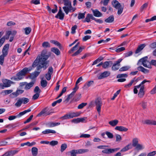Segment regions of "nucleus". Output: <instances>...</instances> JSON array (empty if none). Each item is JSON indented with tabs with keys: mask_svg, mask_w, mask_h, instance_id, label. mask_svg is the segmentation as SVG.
Instances as JSON below:
<instances>
[{
	"mask_svg": "<svg viewBox=\"0 0 156 156\" xmlns=\"http://www.w3.org/2000/svg\"><path fill=\"white\" fill-rule=\"evenodd\" d=\"M47 51L46 50L42 51L41 55H38L32 64L33 68L37 67V70H40L43 68L44 70L46 69L48 67V61L47 60L49 56L47 55Z\"/></svg>",
	"mask_w": 156,
	"mask_h": 156,
	"instance_id": "f257e3e1",
	"label": "nucleus"
},
{
	"mask_svg": "<svg viewBox=\"0 0 156 156\" xmlns=\"http://www.w3.org/2000/svg\"><path fill=\"white\" fill-rule=\"evenodd\" d=\"M112 5L115 9H118L117 14L118 15L121 14L123 12L124 6H122L120 3L116 0H114L112 2Z\"/></svg>",
	"mask_w": 156,
	"mask_h": 156,
	"instance_id": "f03ea898",
	"label": "nucleus"
},
{
	"mask_svg": "<svg viewBox=\"0 0 156 156\" xmlns=\"http://www.w3.org/2000/svg\"><path fill=\"white\" fill-rule=\"evenodd\" d=\"M108 147V146L101 145L98 146L97 148L98 149H104L102 151V152L108 154L114 153L119 150V148L105 149V147Z\"/></svg>",
	"mask_w": 156,
	"mask_h": 156,
	"instance_id": "7ed1b4c3",
	"label": "nucleus"
},
{
	"mask_svg": "<svg viewBox=\"0 0 156 156\" xmlns=\"http://www.w3.org/2000/svg\"><path fill=\"white\" fill-rule=\"evenodd\" d=\"M80 113L78 112H73L69 114H66L64 116L61 117L59 119L62 120L67 119H69L71 118L75 117L78 116L80 115Z\"/></svg>",
	"mask_w": 156,
	"mask_h": 156,
	"instance_id": "20e7f679",
	"label": "nucleus"
},
{
	"mask_svg": "<svg viewBox=\"0 0 156 156\" xmlns=\"http://www.w3.org/2000/svg\"><path fill=\"white\" fill-rule=\"evenodd\" d=\"M96 105V109L99 113H100L101 110V107L102 105V102L101 100L97 99L95 102Z\"/></svg>",
	"mask_w": 156,
	"mask_h": 156,
	"instance_id": "39448f33",
	"label": "nucleus"
},
{
	"mask_svg": "<svg viewBox=\"0 0 156 156\" xmlns=\"http://www.w3.org/2000/svg\"><path fill=\"white\" fill-rule=\"evenodd\" d=\"M9 44H7L4 46L2 50V54L1 55L6 57L8 54Z\"/></svg>",
	"mask_w": 156,
	"mask_h": 156,
	"instance_id": "423d86ee",
	"label": "nucleus"
},
{
	"mask_svg": "<svg viewBox=\"0 0 156 156\" xmlns=\"http://www.w3.org/2000/svg\"><path fill=\"white\" fill-rule=\"evenodd\" d=\"M110 72L109 71H105L101 73L99 76H98V79H101L110 76Z\"/></svg>",
	"mask_w": 156,
	"mask_h": 156,
	"instance_id": "0eeeda50",
	"label": "nucleus"
},
{
	"mask_svg": "<svg viewBox=\"0 0 156 156\" xmlns=\"http://www.w3.org/2000/svg\"><path fill=\"white\" fill-rule=\"evenodd\" d=\"M24 91L23 90H17L15 92H13L10 94V97L12 98H14L18 96L19 95L22 94Z\"/></svg>",
	"mask_w": 156,
	"mask_h": 156,
	"instance_id": "6e6552de",
	"label": "nucleus"
},
{
	"mask_svg": "<svg viewBox=\"0 0 156 156\" xmlns=\"http://www.w3.org/2000/svg\"><path fill=\"white\" fill-rule=\"evenodd\" d=\"M41 70H37L35 71L34 72L31 73L29 76V78L32 79H33L37 77L40 74Z\"/></svg>",
	"mask_w": 156,
	"mask_h": 156,
	"instance_id": "1a4fd4ad",
	"label": "nucleus"
},
{
	"mask_svg": "<svg viewBox=\"0 0 156 156\" xmlns=\"http://www.w3.org/2000/svg\"><path fill=\"white\" fill-rule=\"evenodd\" d=\"M3 83H4L5 87H10L11 84H13L14 82L12 81L6 79H4L2 80Z\"/></svg>",
	"mask_w": 156,
	"mask_h": 156,
	"instance_id": "9d476101",
	"label": "nucleus"
},
{
	"mask_svg": "<svg viewBox=\"0 0 156 156\" xmlns=\"http://www.w3.org/2000/svg\"><path fill=\"white\" fill-rule=\"evenodd\" d=\"M48 109L47 107L43 109L37 115V116H41L42 115L45 114L46 115H49L50 113L48 112Z\"/></svg>",
	"mask_w": 156,
	"mask_h": 156,
	"instance_id": "9b49d317",
	"label": "nucleus"
},
{
	"mask_svg": "<svg viewBox=\"0 0 156 156\" xmlns=\"http://www.w3.org/2000/svg\"><path fill=\"white\" fill-rule=\"evenodd\" d=\"M144 85H141L140 89L138 94V96L140 98H143L145 92L144 91Z\"/></svg>",
	"mask_w": 156,
	"mask_h": 156,
	"instance_id": "f8f14e48",
	"label": "nucleus"
},
{
	"mask_svg": "<svg viewBox=\"0 0 156 156\" xmlns=\"http://www.w3.org/2000/svg\"><path fill=\"white\" fill-rule=\"evenodd\" d=\"M33 67L30 66L29 68L25 67L20 71L22 74L24 76L28 72L31 71L33 69Z\"/></svg>",
	"mask_w": 156,
	"mask_h": 156,
	"instance_id": "ddd939ff",
	"label": "nucleus"
},
{
	"mask_svg": "<svg viewBox=\"0 0 156 156\" xmlns=\"http://www.w3.org/2000/svg\"><path fill=\"white\" fill-rule=\"evenodd\" d=\"M142 123L144 124L156 125V121L148 119L143 121H142Z\"/></svg>",
	"mask_w": 156,
	"mask_h": 156,
	"instance_id": "4468645a",
	"label": "nucleus"
},
{
	"mask_svg": "<svg viewBox=\"0 0 156 156\" xmlns=\"http://www.w3.org/2000/svg\"><path fill=\"white\" fill-rule=\"evenodd\" d=\"M17 152L18 151L16 150L7 151L2 156H13L14 155L16 154Z\"/></svg>",
	"mask_w": 156,
	"mask_h": 156,
	"instance_id": "2eb2a0df",
	"label": "nucleus"
},
{
	"mask_svg": "<svg viewBox=\"0 0 156 156\" xmlns=\"http://www.w3.org/2000/svg\"><path fill=\"white\" fill-rule=\"evenodd\" d=\"M116 130H118L121 132H126L128 130V129L123 126H116L115 128Z\"/></svg>",
	"mask_w": 156,
	"mask_h": 156,
	"instance_id": "dca6fc26",
	"label": "nucleus"
},
{
	"mask_svg": "<svg viewBox=\"0 0 156 156\" xmlns=\"http://www.w3.org/2000/svg\"><path fill=\"white\" fill-rule=\"evenodd\" d=\"M146 46L145 44H142L139 45L135 51L136 54L139 53Z\"/></svg>",
	"mask_w": 156,
	"mask_h": 156,
	"instance_id": "f3484780",
	"label": "nucleus"
},
{
	"mask_svg": "<svg viewBox=\"0 0 156 156\" xmlns=\"http://www.w3.org/2000/svg\"><path fill=\"white\" fill-rule=\"evenodd\" d=\"M91 10L93 13L94 15L96 17H101L102 16V14L98 10H94L91 9Z\"/></svg>",
	"mask_w": 156,
	"mask_h": 156,
	"instance_id": "a211bd4d",
	"label": "nucleus"
},
{
	"mask_svg": "<svg viewBox=\"0 0 156 156\" xmlns=\"http://www.w3.org/2000/svg\"><path fill=\"white\" fill-rule=\"evenodd\" d=\"M138 80L135 77L131 80L129 83L125 85L124 87L126 88L130 87L132 85L134 82H137Z\"/></svg>",
	"mask_w": 156,
	"mask_h": 156,
	"instance_id": "6ab92c4d",
	"label": "nucleus"
},
{
	"mask_svg": "<svg viewBox=\"0 0 156 156\" xmlns=\"http://www.w3.org/2000/svg\"><path fill=\"white\" fill-rule=\"evenodd\" d=\"M51 50L52 52L54 53L57 55H58L60 54L61 52L60 51L56 48H51Z\"/></svg>",
	"mask_w": 156,
	"mask_h": 156,
	"instance_id": "aec40b11",
	"label": "nucleus"
},
{
	"mask_svg": "<svg viewBox=\"0 0 156 156\" xmlns=\"http://www.w3.org/2000/svg\"><path fill=\"white\" fill-rule=\"evenodd\" d=\"M137 69L139 71H140L144 73H148L149 72V70L146 69L144 68L143 66H140L137 68Z\"/></svg>",
	"mask_w": 156,
	"mask_h": 156,
	"instance_id": "412c9836",
	"label": "nucleus"
},
{
	"mask_svg": "<svg viewBox=\"0 0 156 156\" xmlns=\"http://www.w3.org/2000/svg\"><path fill=\"white\" fill-rule=\"evenodd\" d=\"M84 48L83 46L80 47L79 49L77 51L75 52L72 55V56H76L79 54L83 50Z\"/></svg>",
	"mask_w": 156,
	"mask_h": 156,
	"instance_id": "4be33fe9",
	"label": "nucleus"
},
{
	"mask_svg": "<svg viewBox=\"0 0 156 156\" xmlns=\"http://www.w3.org/2000/svg\"><path fill=\"white\" fill-rule=\"evenodd\" d=\"M111 65L112 64V61H106L104 63L103 62L102 67L104 69L107 68L110 64Z\"/></svg>",
	"mask_w": 156,
	"mask_h": 156,
	"instance_id": "5701e85b",
	"label": "nucleus"
},
{
	"mask_svg": "<svg viewBox=\"0 0 156 156\" xmlns=\"http://www.w3.org/2000/svg\"><path fill=\"white\" fill-rule=\"evenodd\" d=\"M34 84V83L33 82H31L29 83L27 82L24 89L27 90L30 89L33 86Z\"/></svg>",
	"mask_w": 156,
	"mask_h": 156,
	"instance_id": "b1692460",
	"label": "nucleus"
},
{
	"mask_svg": "<svg viewBox=\"0 0 156 156\" xmlns=\"http://www.w3.org/2000/svg\"><path fill=\"white\" fill-rule=\"evenodd\" d=\"M114 18L113 15H111L109 16L108 18L105 19V21L106 23H111L113 22Z\"/></svg>",
	"mask_w": 156,
	"mask_h": 156,
	"instance_id": "393cba45",
	"label": "nucleus"
},
{
	"mask_svg": "<svg viewBox=\"0 0 156 156\" xmlns=\"http://www.w3.org/2000/svg\"><path fill=\"white\" fill-rule=\"evenodd\" d=\"M51 43L55 44L58 46L59 49H61L62 47L61 46V44L57 41L51 40L50 41Z\"/></svg>",
	"mask_w": 156,
	"mask_h": 156,
	"instance_id": "a878e982",
	"label": "nucleus"
},
{
	"mask_svg": "<svg viewBox=\"0 0 156 156\" xmlns=\"http://www.w3.org/2000/svg\"><path fill=\"white\" fill-rule=\"evenodd\" d=\"M31 110L30 109H28L27 110H24V111L20 112L17 115V118H20L25 114L27 112H30L31 111Z\"/></svg>",
	"mask_w": 156,
	"mask_h": 156,
	"instance_id": "bb28decb",
	"label": "nucleus"
},
{
	"mask_svg": "<svg viewBox=\"0 0 156 156\" xmlns=\"http://www.w3.org/2000/svg\"><path fill=\"white\" fill-rule=\"evenodd\" d=\"M63 9L66 14H68L69 11L71 12L72 10V6H64Z\"/></svg>",
	"mask_w": 156,
	"mask_h": 156,
	"instance_id": "cd10ccee",
	"label": "nucleus"
},
{
	"mask_svg": "<svg viewBox=\"0 0 156 156\" xmlns=\"http://www.w3.org/2000/svg\"><path fill=\"white\" fill-rule=\"evenodd\" d=\"M75 152H76V154H81L85 152H87L89 151L88 149H80L77 150H75Z\"/></svg>",
	"mask_w": 156,
	"mask_h": 156,
	"instance_id": "c85d7f7f",
	"label": "nucleus"
},
{
	"mask_svg": "<svg viewBox=\"0 0 156 156\" xmlns=\"http://www.w3.org/2000/svg\"><path fill=\"white\" fill-rule=\"evenodd\" d=\"M42 133L44 134H49L50 133H55V131L50 129H47L42 132Z\"/></svg>",
	"mask_w": 156,
	"mask_h": 156,
	"instance_id": "c756f323",
	"label": "nucleus"
},
{
	"mask_svg": "<svg viewBox=\"0 0 156 156\" xmlns=\"http://www.w3.org/2000/svg\"><path fill=\"white\" fill-rule=\"evenodd\" d=\"M64 16V13H58L55 16V18H59L61 20H63Z\"/></svg>",
	"mask_w": 156,
	"mask_h": 156,
	"instance_id": "7c9ffc66",
	"label": "nucleus"
},
{
	"mask_svg": "<svg viewBox=\"0 0 156 156\" xmlns=\"http://www.w3.org/2000/svg\"><path fill=\"white\" fill-rule=\"evenodd\" d=\"M60 124V122H49L48 123V126L50 127H55L59 125Z\"/></svg>",
	"mask_w": 156,
	"mask_h": 156,
	"instance_id": "2f4dec72",
	"label": "nucleus"
},
{
	"mask_svg": "<svg viewBox=\"0 0 156 156\" xmlns=\"http://www.w3.org/2000/svg\"><path fill=\"white\" fill-rule=\"evenodd\" d=\"M118 120L115 119L109 121L108 123L112 126H114L118 124Z\"/></svg>",
	"mask_w": 156,
	"mask_h": 156,
	"instance_id": "473e14b6",
	"label": "nucleus"
},
{
	"mask_svg": "<svg viewBox=\"0 0 156 156\" xmlns=\"http://www.w3.org/2000/svg\"><path fill=\"white\" fill-rule=\"evenodd\" d=\"M31 151L33 156H36L38 153V149L35 147H33L31 149Z\"/></svg>",
	"mask_w": 156,
	"mask_h": 156,
	"instance_id": "72a5a7b5",
	"label": "nucleus"
},
{
	"mask_svg": "<svg viewBox=\"0 0 156 156\" xmlns=\"http://www.w3.org/2000/svg\"><path fill=\"white\" fill-rule=\"evenodd\" d=\"M79 44V42H78L76 44V45H75L74 47H73L71 48V49L69 51V53H71L74 51L77 50V47Z\"/></svg>",
	"mask_w": 156,
	"mask_h": 156,
	"instance_id": "f704fd0d",
	"label": "nucleus"
},
{
	"mask_svg": "<svg viewBox=\"0 0 156 156\" xmlns=\"http://www.w3.org/2000/svg\"><path fill=\"white\" fill-rule=\"evenodd\" d=\"M120 66L115 63L113 64L112 67V70L113 71L117 70L119 69Z\"/></svg>",
	"mask_w": 156,
	"mask_h": 156,
	"instance_id": "c9c22d12",
	"label": "nucleus"
},
{
	"mask_svg": "<svg viewBox=\"0 0 156 156\" xmlns=\"http://www.w3.org/2000/svg\"><path fill=\"white\" fill-rule=\"evenodd\" d=\"M42 46L44 48H50L51 47L50 44L47 41L43 42L42 44Z\"/></svg>",
	"mask_w": 156,
	"mask_h": 156,
	"instance_id": "e433bc0d",
	"label": "nucleus"
},
{
	"mask_svg": "<svg viewBox=\"0 0 156 156\" xmlns=\"http://www.w3.org/2000/svg\"><path fill=\"white\" fill-rule=\"evenodd\" d=\"M141 85V84L140 83L139 85L135 86L134 87L133 89V92L135 94H136L137 93L138 91L137 89L140 88Z\"/></svg>",
	"mask_w": 156,
	"mask_h": 156,
	"instance_id": "4c0bfd02",
	"label": "nucleus"
},
{
	"mask_svg": "<svg viewBox=\"0 0 156 156\" xmlns=\"http://www.w3.org/2000/svg\"><path fill=\"white\" fill-rule=\"evenodd\" d=\"M20 98L22 102V104H26L29 101V99L26 98Z\"/></svg>",
	"mask_w": 156,
	"mask_h": 156,
	"instance_id": "58836bf2",
	"label": "nucleus"
},
{
	"mask_svg": "<svg viewBox=\"0 0 156 156\" xmlns=\"http://www.w3.org/2000/svg\"><path fill=\"white\" fill-rule=\"evenodd\" d=\"M25 33L26 35L29 34L31 31V29L30 27H27L24 29Z\"/></svg>",
	"mask_w": 156,
	"mask_h": 156,
	"instance_id": "ea45409f",
	"label": "nucleus"
},
{
	"mask_svg": "<svg viewBox=\"0 0 156 156\" xmlns=\"http://www.w3.org/2000/svg\"><path fill=\"white\" fill-rule=\"evenodd\" d=\"M64 2V5L67 6H72L71 2L69 0H63Z\"/></svg>",
	"mask_w": 156,
	"mask_h": 156,
	"instance_id": "a19ab883",
	"label": "nucleus"
},
{
	"mask_svg": "<svg viewBox=\"0 0 156 156\" xmlns=\"http://www.w3.org/2000/svg\"><path fill=\"white\" fill-rule=\"evenodd\" d=\"M138 139L137 138H134L132 140V144L133 147L136 146L138 144Z\"/></svg>",
	"mask_w": 156,
	"mask_h": 156,
	"instance_id": "79ce46f5",
	"label": "nucleus"
},
{
	"mask_svg": "<svg viewBox=\"0 0 156 156\" xmlns=\"http://www.w3.org/2000/svg\"><path fill=\"white\" fill-rule=\"evenodd\" d=\"M47 83V82L45 80H42L41 81V85L43 87H46Z\"/></svg>",
	"mask_w": 156,
	"mask_h": 156,
	"instance_id": "37998d69",
	"label": "nucleus"
},
{
	"mask_svg": "<svg viewBox=\"0 0 156 156\" xmlns=\"http://www.w3.org/2000/svg\"><path fill=\"white\" fill-rule=\"evenodd\" d=\"M130 68V67L128 66H123L119 69V71H126L128 70Z\"/></svg>",
	"mask_w": 156,
	"mask_h": 156,
	"instance_id": "c03bdc74",
	"label": "nucleus"
},
{
	"mask_svg": "<svg viewBox=\"0 0 156 156\" xmlns=\"http://www.w3.org/2000/svg\"><path fill=\"white\" fill-rule=\"evenodd\" d=\"M105 134L108 138L112 139L113 137V135L112 133L108 131H106Z\"/></svg>",
	"mask_w": 156,
	"mask_h": 156,
	"instance_id": "a18cd8bd",
	"label": "nucleus"
},
{
	"mask_svg": "<svg viewBox=\"0 0 156 156\" xmlns=\"http://www.w3.org/2000/svg\"><path fill=\"white\" fill-rule=\"evenodd\" d=\"M22 104V102L20 98L17 101V102L15 104V105L18 107H20Z\"/></svg>",
	"mask_w": 156,
	"mask_h": 156,
	"instance_id": "49530a36",
	"label": "nucleus"
},
{
	"mask_svg": "<svg viewBox=\"0 0 156 156\" xmlns=\"http://www.w3.org/2000/svg\"><path fill=\"white\" fill-rule=\"evenodd\" d=\"M94 83V81H90L86 83L84 85V87H90L91 85L93 84Z\"/></svg>",
	"mask_w": 156,
	"mask_h": 156,
	"instance_id": "de8ad7c7",
	"label": "nucleus"
},
{
	"mask_svg": "<svg viewBox=\"0 0 156 156\" xmlns=\"http://www.w3.org/2000/svg\"><path fill=\"white\" fill-rule=\"evenodd\" d=\"M87 105L86 103H82L80 104L78 106L77 108L79 109H81L83 108L85 106Z\"/></svg>",
	"mask_w": 156,
	"mask_h": 156,
	"instance_id": "09e8293b",
	"label": "nucleus"
},
{
	"mask_svg": "<svg viewBox=\"0 0 156 156\" xmlns=\"http://www.w3.org/2000/svg\"><path fill=\"white\" fill-rule=\"evenodd\" d=\"M134 147H135L136 149L138 150H142L144 148V147H143L142 145L139 144H137L136 146Z\"/></svg>",
	"mask_w": 156,
	"mask_h": 156,
	"instance_id": "8fccbe9b",
	"label": "nucleus"
},
{
	"mask_svg": "<svg viewBox=\"0 0 156 156\" xmlns=\"http://www.w3.org/2000/svg\"><path fill=\"white\" fill-rule=\"evenodd\" d=\"M62 101V99H59L58 100L54 102L52 104V106L53 107H54L56 105V104L57 103H61Z\"/></svg>",
	"mask_w": 156,
	"mask_h": 156,
	"instance_id": "3c124183",
	"label": "nucleus"
},
{
	"mask_svg": "<svg viewBox=\"0 0 156 156\" xmlns=\"http://www.w3.org/2000/svg\"><path fill=\"white\" fill-rule=\"evenodd\" d=\"M67 145L65 144H62L61 146V152H62L65 149L67 148Z\"/></svg>",
	"mask_w": 156,
	"mask_h": 156,
	"instance_id": "603ef678",
	"label": "nucleus"
},
{
	"mask_svg": "<svg viewBox=\"0 0 156 156\" xmlns=\"http://www.w3.org/2000/svg\"><path fill=\"white\" fill-rule=\"evenodd\" d=\"M5 40V36H3L0 39V48L2 46Z\"/></svg>",
	"mask_w": 156,
	"mask_h": 156,
	"instance_id": "864d4df0",
	"label": "nucleus"
},
{
	"mask_svg": "<svg viewBox=\"0 0 156 156\" xmlns=\"http://www.w3.org/2000/svg\"><path fill=\"white\" fill-rule=\"evenodd\" d=\"M41 90L38 86H36L35 87L34 92L36 93H38L40 94Z\"/></svg>",
	"mask_w": 156,
	"mask_h": 156,
	"instance_id": "5fc2aeb1",
	"label": "nucleus"
},
{
	"mask_svg": "<svg viewBox=\"0 0 156 156\" xmlns=\"http://www.w3.org/2000/svg\"><path fill=\"white\" fill-rule=\"evenodd\" d=\"M77 26L76 25H75L73 27H72L71 28V33L73 34L75 33L76 31L75 30L77 28Z\"/></svg>",
	"mask_w": 156,
	"mask_h": 156,
	"instance_id": "6e6d98bb",
	"label": "nucleus"
},
{
	"mask_svg": "<svg viewBox=\"0 0 156 156\" xmlns=\"http://www.w3.org/2000/svg\"><path fill=\"white\" fill-rule=\"evenodd\" d=\"M127 75L126 74H119L117 76V78H121L122 77H127Z\"/></svg>",
	"mask_w": 156,
	"mask_h": 156,
	"instance_id": "4d7b16f0",
	"label": "nucleus"
},
{
	"mask_svg": "<svg viewBox=\"0 0 156 156\" xmlns=\"http://www.w3.org/2000/svg\"><path fill=\"white\" fill-rule=\"evenodd\" d=\"M133 52L132 51H129L126 53L124 54V58L129 56L132 55Z\"/></svg>",
	"mask_w": 156,
	"mask_h": 156,
	"instance_id": "13d9d810",
	"label": "nucleus"
},
{
	"mask_svg": "<svg viewBox=\"0 0 156 156\" xmlns=\"http://www.w3.org/2000/svg\"><path fill=\"white\" fill-rule=\"evenodd\" d=\"M5 57V56L1 55L0 56V64L1 65H3Z\"/></svg>",
	"mask_w": 156,
	"mask_h": 156,
	"instance_id": "bf43d9fd",
	"label": "nucleus"
},
{
	"mask_svg": "<svg viewBox=\"0 0 156 156\" xmlns=\"http://www.w3.org/2000/svg\"><path fill=\"white\" fill-rule=\"evenodd\" d=\"M16 76L18 77L19 80H20L23 79V76L22 74V73L20 72V71L16 74Z\"/></svg>",
	"mask_w": 156,
	"mask_h": 156,
	"instance_id": "052dcab7",
	"label": "nucleus"
},
{
	"mask_svg": "<svg viewBox=\"0 0 156 156\" xmlns=\"http://www.w3.org/2000/svg\"><path fill=\"white\" fill-rule=\"evenodd\" d=\"M143 109L146 108L147 106V102L144 101H142L140 103Z\"/></svg>",
	"mask_w": 156,
	"mask_h": 156,
	"instance_id": "680f3d73",
	"label": "nucleus"
},
{
	"mask_svg": "<svg viewBox=\"0 0 156 156\" xmlns=\"http://www.w3.org/2000/svg\"><path fill=\"white\" fill-rule=\"evenodd\" d=\"M19 125V123L18 122H15L14 123L11 124H9L8 126H10L11 127H12L13 128H15L16 126H17Z\"/></svg>",
	"mask_w": 156,
	"mask_h": 156,
	"instance_id": "e2e57ef3",
	"label": "nucleus"
},
{
	"mask_svg": "<svg viewBox=\"0 0 156 156\" xmlns=\"http://www.w3.org/2000/svg\"><path fill=\"white\" fill-rule=\"evenodd\" d=\"M40 94L38 93H36L34 94L32 97V99L34 100H37L39 97Z\"/></svg>",
	"mask_w": 156,
	"mask_h": 156,
	"instance_id": "0e129e2a",
	"label": "nucleus"
},
{
	"mask_svg": "<svg viewBox=\"0 0 156 156\" xmlns=\"http://www.w3.org/2000/svg\"><path fill=\"white\" fill-rule=\"evenodd\" d=\"M58 144V142L56 140H52L50 143V145L52 146H54Z\"/></svg>",
	"mask_w": 156,
	"mask_h": 156,
	"instance_id": "69168bd1",
	"label": "nucleus"
},
{
	"mask_svg": "<svg viewBox=\"0 0 156 156\" xmlns=\"http://www.w3.org/2000/svg\"><path fill=\"white\" fill-rule=\"evenodd\" d=\"M156 154V151H154L148 153L147 156H154Z\"/></svg>",
	"mask_w": 156,
	"mask_h": 156,
	"instance_id": "338daca9",
	"label": "nucleus"
},
{
	"mask_svg": "<svg viewBox=\"0 0 156 156\" xmlns=\"http://www.w3.org/2000/svg\"><path fill=\"white\" fill-rule=\"evenodd\" d=\"M69 152L71 154V156H76V153L74 150L70 151Z\"/></svg>",
	"mask_w": 156,
	"mask_h": 156,
	"instance_id": "774afa93",
	"label": "nucleus"
}]
</instances>
